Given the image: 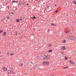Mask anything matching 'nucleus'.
<instances>
[{"label": "nucleus", "instance_id": "f257e3e1", "mask_svg": "<svg viewBox=\"0 0 76 76\" xmlns=\"http://www.w3.org/2000/svg\"><path fill=\"white\" fill-rule=\"evenodd\" d=\"M43 58L44 59H49V58H50V56L49 55H44L42 56Z\"/></svg>", "mask_w": 76, "mask_h": 76}, {"label": "nucleus", "instance_id": "f03ea898", "mask_svg": "<svg viewBox=\"0 0 76 76\" xmlns=\"http://www.w3.org/2000/svg\"><path fill=\"white\" fill-rule=\"evenodd\" d=\"M43 64H45V66H48L49 64V62L48 61H45L43 62Z\"/></svg>", "mask_w": 76, "mask_h": 76}, {"label": "nucleus", "instance_id": "7ed1b4c3", "mask_svg": "<svg viewBox=\"0 0 76 76\" xmlns=\"http://www.w3.org/2000/svg\"><path fill=\"white\" fill-rule=\"evenodd\" d=\"M73 38V37L72 36H69L66 38H68L69 39H72Z\"/></svg>", "mask_w": 76, "mask_h": 76}, {"label": "nucleus", "instance_id": "20e7f679", "mask_svg": "<svg viewBox=\"0 0 76 76\" xmlns=\"http://www.w3.org/2000/svg\"><path fill=\"white\" fill-rule=\"evenodd\" d=\"M8 73L12 74L13 73V71L12 70H9L7 72Z\"/></svg>", "mask_w": 76, "mask_h": 76}, {"label": "nucleus", "instance_id": "39448f33", "mask_svg": "<svg viewBox=\"0 0 76 76\" xmlns=\"http://www.w3.org/2000/svg\"><path fill=\"white\" fill-rule=\"evenodd\" d=\"M2 69H3L4 70V71H7V68L6 67H2Z\"/></svg>", "mask_w": 76, "mask_h": 76}, {"label": "nucleus", "instance_id": "423d86ee", "mask_svg": "<svg viewBox=\"0 0 76 76\" xmlns=\"http://www.w3.org/2000/svg\"><path fill=\"white\" fill-rule=\"evenodd\" d=\"M3 36H4V37H5L6 36V32H3Z\"/></svg>", "mask_w": 76, "mask_h": 76}, {"label": "nucleus", "instance_id": "0eeeda50", "mask_svg": "<svg viewBox=\"0 0 76 76\" xmlns=\"http://www.w3.org/2000/svg\"><path fill=\"white\" fill-rule=\"evenodd\" d=\"M51 46H52V45L51 44H49L48 45V47H51Z\"/></svg>", "mask_w": 76, "mask_h": 76}, {"label": "nucleus", "instance_id": "6e6552de", "mask_svg": "<svg viewBox=\"0 0 76 76\" xmlns=\"http://www.w3.org/2000/svg\"><path fill=\"white\" fill-rule=\"evenodd\" d=\"M10 16H12V15H14V13L12 12L10 13Z\"/></svg>", "mask_w": 76, "mask_h": 76}, {"label": "nucleus", "instance_id": "1a4fd4ad", "mask_svg": "<svg viewBox=\"0 0 76 76\" xmlns=\"http://www.w3.org/2000/svg\"><path fill=\"white\" fill-rule=\"evenodd\" d=\"M69 68V67H62V69H68Z\"/></svg>", "mask_w": 76, "mask_h": 76}, {"label": "nucleus", "instance_id": "9d476101", "mask_svg": "<svg viewBox=\"0 0 76 76\" xmlns=\"http://www.w3.org/2000/svg\"><path fill=\"white\" fill-rule=\"evenodd\" d=\"M53 52V50H48V53H52Z\"/></svg>", "mask_w": 76, "mask_h": 76}, {"label": "nucleus", "instance_id": "9b49d317", "mask_svg": "<svg viewBox=\"0 0 76 76\" xmlns=\"http://www.w3.org/2000/svg\"><path fill=\"white\" fill-rule=\"evenodd\" d=\"M19 21H20V20L19 19L16 20V21L17 22H19Z\"/></svg>", "mask_w": 76, "mask_h": 76}, {"label": "nucleus", "instance_id": "f8f14e48", "mask_svg": "<svg viewBox=\"0 0 76 76\" xmlns=\"http://www.w3.org/2000/svg\"><path fill=\"white\" fill-rule=\"evenodd\" d=\"M32 19L33 20H34V19H36V17H34L32 18Z\"/></svg>", "mask_w": 76, "mask_h": 76}, {"label": "nucleus", "instance_id": "ddd939ff", "mask_svg": "<svg viewBox=\"0 0 76 76\" xmlns=\"http://www.w3.org/2000/svg\"><path fill=\"white\" fill-rule=\"evenodd\" d=\"M23 64H19V66H23Z\"/></svg>", "mask_w": 76, "mask_h": 76}, {"label": "nucleus", "instance_id": "4468645a", "mask_svg": "<svg viewBox=\"0 0 76 76\" xmlns=\"http://www.w3.org/2000/svg\"><path fill=\"white\" fill-rule=\"evenodd\" d=\"M14 68H15V66H12L11 67V69H13Z\"/></svg>", "mask_w": 76, "mask_h": 76}, {"label": "nucleus", "instance_id": "2eb2a0df", "mask_svg": "<svg viewBox=\"0 0 76 76\" xmlns=\"http://www.w3.org/2000/svg\"><path fill=\"white\" fill-rule=\"evenodd\" d=\"M73 3L74 4H76V1H73Z\"/></svg>", "mask_w": 76, "mask_h": 76}, {"label": "nucleus", "instance_id": "dca6fc26", "mask_svg": "<svg viewBox=\"0 0 76 76\" xmlns=\"http://www.w3.org/2000/svg\"><path fill=\"white\" fill-rule=\"evenodd\" d=\"M70 63H71V64H73V61H70Z\"/></svg>", "mask_w": 76, "mask_h": 76}, {"label": "nucleus", "instance_id": "f3484780", "mask_svg": "<svg viewBox=\"0 0 76 76\" xmlns=\"http://www.w3.org/2000/svg\"><path fill=\"white\" fill-rule=\"evenodd\" d=\"M63 48L64 49H64H66V47L64 46L63 47Z\"/></svg>", "mask_w": 76, "mask_h": 76}, {"label": "nucleus", "instance_id": "a211bd4d", "mask_svg": "<svg viewBox=\"0 0 76 76\" xmlns=\"http://www.w3.org/2000/svg\"><path fill=\"white\" fill-rule=\"evenodd\" d=\"M51 25L52 26H54V23H51Z\"/></svg>", "mask_w": 76, "mask_h": 76}, {"label": "nucleus", "instance_id": "6ab92c4d", "mask_svg": "<svg viewBox=\"0 0 76 76\" xmlns=\"http://www.w3.org/2000/svg\"><path fill=\"white\" fill-rule=\"evenodd\" d=\"M55 12H56V13H58V11L56 10L55 11Z\"/></svg>", "mask_w": 76, "mask_h": 76}, {"label": "nucleus", "instance_id": "aec40b11", "mask_svg": "<svg viewBox=\"0 0 76 76\" xmlns=\"http://www.w3.org/2000/svg\"><path fill=\"white\" fill-rule=\"evenodd\" d=\"M12 3H17V2H16V1H13Z\"/></svg>", "mask_w": 76, "mask_h": 76}, {"label": "nucleus", "instance_id": "412c9836", "mask_svg": "<svg viewBox=\"0 0 76 76\" xmlns=\"http://www.w3.org/2000/svg\"><path fill=\"white\" fill-rule=\"evenodd\" d=\"M3 32V31L2 30L0 31V34H1V32Z\"/></svg>", "mask_w": 76, "mask_h": 76}, {"label": "nucleus", "instance_id": "4be33fe9", "mask_svg": "<svg viewBox=\"0 0 76 76\" xmlns=\"http://www.w3.org/2000/svg\"><path fill=\"white\" fill-rule=\"evenodd\" d=\"M46 3H47V2H45V3H43V4H46Z\"/></svg>", "mask_w": 76, "mask_h": 76}, {"label": "nucleus", "instance_id": "5701e85b", "mask_svg": "<svg viewBox=\"0 0 76 76\" xmlns=\"http://www.w3.org/2000/svg\"><path fill=\"white\" fill-rule=\"evenodd\" d=\"M66 42V40H64V43H65Z\"/></svg>", "mask_w": 76, "mask_h": 76}, {"label": "nucleus", "instance_id": "b1692460", "mask_svg": "<svg viewBox=\"0 0 76 76\" xmlns=\"http://www.w3.org/2000/svg\"><path fill=\"white\" fill-rule=\"evenodd\" d=\"M10 55H11V56L12 55H14V53H12L10 54Z\"/></svg>", "mask_w": 76, "mask_h": 76}, {"label": "nucleus", "instance_id": "393cba45", "mask_svg": "<svg viewBox=\"0 0 76 76\" xmlns=\"http://www.w3.org/2000/svg\"><path fill=\"white\" fill-rule=\"evenodd\" d=\"M67 58H65V60H67Z\"/></svg>", "mask_w": 76, "mask_h": 76}, {"label": "nucleus", "instance_id": "a878e982", "mask_svg": "<svg viewBox=\"0 0 76 76\" xmlns=\"http://www.w3.org/2000/svg\"><path fill=\"white\" fill-rule=\"evenodd\" d=\"M29 64L30 65V66H29V67H30V66H31V63Z\"/></svg>", "mask_w": 76, "mask_h": 76}, {"label": "nucleus", "instance_id": "bb28decb", "mask_svg": "<svg viewBox=\"0 0 76 76\" xmlns=\"http://www.w3.org/2000/svg\"><path fill=\"white\" fill-rule=\"evenodd\" d=\"M9 54V53H7V54Z\"/></svg>", "mask_w": 76, "mask_h": 76}, {"label": "nucleus", "instance_id": "cd10ccee", "mask_svg": "<svg viewBox=\"0 0 76 76\" xmlns=\"http://www.w3.org/2000/svg\"><path fill=\"white\" fill-rule=\"evenodd\" d=\"M26 5H29V4H26Z\"/></svg>", "mask_w": 76, "mask_h": 76}, {"label": "nucleus", "instance_id": "c85d7f7f", "mask_svg": "<svg viewBox=\"0 0 76 76\" xmlns=\"http://www.w3.org/2000/svg\"><path fill=\"white\" fill-rule=\"evenodd\" d=\"M20 20H22V18H21Z\"/></svg>", "mask_w": 76, "mask_h": 76}, {"label": "nucleus", "instance_id": "c756f323", "mask_svg": "<svg viewBox=\"0 0 76 76\" xmlns=\"http://www.w3.org/2000/svg\"><path fill=\"white\" fill-rule=\"evenodd\" d=\"M7 19H9V18H7Z\"/></svg>", "mask_w": 76, "mask_h": 76}, {"label": "nucleus", "instance_id": "7c9ffc66", "mask_svg": "<svg viewBox=\"0 0 76 76\" xmlns=\"http://www.w3.org/2000/svg\"><path fill=\"white\" fill-rule=\"evenodd\" d=\"M32 70V69H31V70Z\"/></svg>", "mask_w": 76, "mask_h": 76}, {"label": "nucleus", "instance_id": "2f4dec72", "mask_svg": "<svg viewBox=\"0 0 76 76\" xmlns=\"http://www.w3.org/2000/svg\"><path fill=\"white\" fill-rule=\"evenodd\" d=\"M54 76V75H52L51 76Z\"/></svg>", "mask_w": 76, "mask_h": 76}, {"label": "nucleus", "instance_id": "473e14b6", "mask_svg": "<svg viewBox=\"0 0 76 76\" xmlns=\"http://www.w3.org/2000/svg\"><path fill=\"white\" fill-rule=\"evenodd\" d=\"M8 8H9V6H8Z\"/></svg>", "mask_w": 76, "mask_h": 76}, {"label": "nucleus", "instance_id": "72a5a7b5", "mask_svg": "<svg viewBox=\"0 0 76 76\" xmlns=\"http://www.w3.org/2000/svg\"><path fill=\"white\" fill-rule=\"evenodd\" d=\"M0 53L1 54V52H0Z\"/></svg>", "mask_w": 76, "mask_h": 76}, {"label": "nucleus", "instance_id": "f704fd0d", "mask_svg": "<svg viewBox=\"0 0 76 76\" xmlns=\"http://www.w3.org/2000/svg\"><path fill=\"white\" fill-rule=\"evenodd\" d=\"M57 6L56 5H55V6Z\"/></svg>", "mask_w": 76, "mask_h": 76}, {"label": "nucleus", "instance_id": "c9c22d12", "mask_svg": "<svg viewBox=\"0 0 76 76\" xmlns=\"http://www.w3.org/2000/svg\"><path fill=\"white\" fill-rule=\"evenodd\" d=\"M75 23H76V21L75 22Z\"/></svg>", "mask_w": 76, "mask_h": 76}, {"label": "nucleus", "instance_id": "e433bc0d", "mask_svg": "<svg viewBox=\"0 0 76 76\" xmlns=\"http://www.w3.org/2000/svg\"><path fill=\"white\" fill-rule=\"evenodd\" d=\"M66 16H67V15H66Z\"/></svg>", "mask_w": 76, "mask_h": 76}, {"label": "nucleus", "instance_id": "4c0bfd02", "mask_svg": "<svg viewBox=\"0 0 76 76\" xmlns=\"http://www.w3.org/2000/svg\"><path fill=\"white\" fill-rule=\"evenodd\" d=\"M66 33H67V32H66Z\"/></svg>", "mask_w": 76, "mask_h": 76}, {"label": "nucleus", "instance_id": "58836bf2", "mask_svg": "<svg viewBox=\"0 0 76 76\" xmlns=\"http://www.w3.org/2000/svg\"><path fill=\"white\" fill-rule=\"evenodd\" d=\"M34 68H35V67H34Z\"/></svg>", "mask_w": 76, "mask_h": 76}, {"label": "nucleus", "instance_id": "ea45409f", "mask_svg": "<svg viewBox=\"0 0 76 76\" xmlns=\"http://www.w3.org/2000/svg\"><path fill=\"white\" fill-rule=\"evenodd\" d=\"M53 56H54V55H53Z\"/></svg>", "mask_w": 76, "mask_h": 76}]
</instances>
